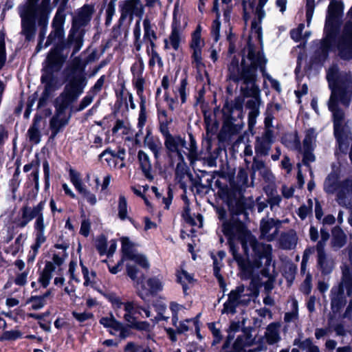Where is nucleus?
<instances>
[{
  "label": "nucleus",
  "mask_w": 352,
  "mask_h": 352,
  "mask_svg": "<svg viewBox=\"0 0 352 352\" xmlns=\"http://www.w3.org/2000/svg\"><path fill=\"white\" fill-rule=\"evenodd\" d=\"M265 64L263 56L250 45L248 54L239 65V60L233 58L228 65V76L235 82H243L241 91L245 97L251 98L248 100L246 107L250 109L248 113V125L253 127L256 124V119L259 115L261 104V94L258 87L256 85V72L258 68L261 70Z\"/></svg>",
  "instance_id": "1"
},
{
  "label": "nucleus",
  "mask_w": 352,
  "mask_h": 352,
  "mask_svg": "<svg viewBox=\"0 0 352 352\" xmlns=\"http://www.w3.org/2000/svg\"><path fill=\"white\" fill-rule=\"evenodd\" d=\"M222 232L228 237L230 252L237 262L239 268L246 276H250L253 273L254 268H259L261 263L256 260L254 264H251L249 261L243 259L237 253L235 241H239L241 242L244 252L247 254H248L249 248H252L258 258L267 256L271 251V246L270 245H262L258 244L256 239L247 230L244 224L239 221H224L222 225Z\"/></svg>",
  "instance_id": "2"
},
{
  "label": "nucleus",
  "mask_w": 352,
  "mask_h": 352,
  "mask_svg": "<svg viewBox=\"0 0 352 352\" xmlns=\"http://www.w3.org/2000/svg\"><path fill=\"white\" fill-rule=\"evenodd\" d=\"M327 79L329 86L331 89V95L329 101V109L333 113L334 134L337 139L339 149L344 151L348 147L349 141L351 140V123L344 122V113L337 108L338 100L343 104L348 106L350 96L352 93V79L347 85V91L344 92L339 87L340 74L337 66H331L327 72Z\"/></svg>",
  "instance_id": "3"
},
{
  "label": "nucleus",
  "mask_w": 352,
  "mask_h": 352,
  "mask_svg": "<svg viewBox=\"0 0 352 352\" xmlns=\"http://www.w3.org/2000/svg\"><path fill=\"white\" fill-rule=\"evenodd\" d=\"M45 202L41 201L34 207H24L23 208L21 226H25L30 221L34 219V243L31 245L28 255V262H33L41 246L46 241L45 235V224L44 222L43 209Z\"/></svg>",
  "instance_id": "4"
},
{
  "label": "nucleus",
  "mask_w": 352,
  "mask_h": 352,
  "mask_svg": "<svg viewBox=\"0 0 352 352\" xmlns=\"http://www.w3.org/2000/svg\"><path fill=\"white\" fill-rule=\"evenodd\" d=\"M87 85L85 67L76 60V64L72 67L67 76L64 91L57 99L56 102L62 100L65 104H69L84 92Z\"/></svg>",
  "instance_id": "5"
},
{
  "label": "nucleus",
  "mask_w": 352,
  "mask_h": 352,
  "mask_svg": "<svg viewBox=\"0 0 352 352\" xmlns=\"http://www.w3.org/2000/svg\"><path fill=\"white\" fill-rule=\"evenodd\" d=\"M37 1L28 0L27 5L20 12L23 31L26 36L31 34L36 20L42 25H45L47 22L50 0H42L38 6L36 5Z\"/></svg>",
  "instance_id": "6"
},
{
  "label": "nucleus",
  "mask_w": 352,
  "mask_h": 352,
  "mask_svg": "<svg viewBox=\"0 0 352 352\" xmlns=\"http://www.w3.org/2000/svg\"><path fill=\"white\" fill-rule=\"evenodd\" d=\"M103 295L111 302L118 316L122 317L130 325L138 329L149 330V323L136 320L135 314L138 312L139 309L136 303L133 301L123 302L121 298L113 292H108Z\"/></svg>",
  "instance_id": "7"
},
{
  "label": "nucleus",
  "mask_w": 352,
  "mask_h": 352,
  "mask_svg": "<svg viewBox=\"0 0 352 352\" xmlns=\"http://www.w3.org/2000/svg\"><path fill=\"white\" fill-rule=\"evenodd\" d=\"M324 189L329 194L336 193V201L352 210V177L339 182L338 173H330L324 181Z\"/></svg>",
  "instance_id": "8"
},
{
  "label": "nucleus",
  "mask_w": 352,
  "mask_h": 352,
  "mask_svg": "<svg viewBox=\"0 0 352 352\" xmlns=\"http://www.w3.org/2000/svg\"><path fill=\"white\" fill-rule=\"evenodd\" d=\"M255 343L256 338L249 331L241 329L239 322L230 323L225 347L232 346L234 352H241Z\"/></svg>",
  "instance_id": "9"
},
{
  "label": "nucleus",
  "mask_w": 352,
  "mask_h": 352,
  "mask_svg": "<svg viewBox=\"0 0 352 352\" xmlns=\"http://www.w3.org/2000/svg\"><path fill=\"white\" fill-rule=\"evenodd\" d=\"M122 258L120 263L113 267H109V271L112 274H116L120 270L121 263L125 261H132L138 264L140 267L148 269L149 267V263L146 257L141 254H139L135 248V245L129 238L122 237L121 239Z\"/></svg>",
  "instance_id": "10"
},
{
  "label": "nucleus",
  "mask_w": 352,
  "mask_h": 352,
  "mask_svg": "<svg viewBox=\"0 0 352 352\" xmlns=\"http://www.w3.org/2000/svg\"><path fill=\"white\" fill-rule=\"evenodd\" d=\"M201 27L198 25L196 30L192 33L190 42L192 65L198 72H201L205 67L202 58V49L205 45V41L201 38Z\"/></svg>",
  "instance_id": "11"
},
{
  "label": "nucleus",
  "mask_w": 352,
  "mask_h": 352,
  "mask_svg": "<svg viewBox=\"0 0 352 352\" xmlns=\"http://www.w3.org/2000/svg\"><path fill=\"white\" fill-rule=\"evenodd\" d=\"M253 293L254 292L252 291L245 293L244 286H238L229 294L228 300L223 304L222 313L234 314L236 307L240 304H247L250 301V297Z\"/></svg>",
  "instance_id": "12"
},
{
  "label": "nucleus",
  "mask_w": 352,
  "mask_h": 352,
  "mask_svg": "<svg viewBox=\"0 0 352 352\" xmlns=\"http://www.w3.org/2000/svg\"><path fill=\"white\" fill-rule=\"evenodd\" d=\"M136 287L140 298L146 300L150 296L162 291L164 283L162 278L154 276L149 278L145 283H137Z\"/></svg>",
  "instance_id": "13"
},
{
  "label": "nucleus",
  "mask_w": 352,
  "mask_h": 352,
  "mask_svg": "<svg viewBox=\"0 0 352 352\" xmlns=\"http://www.w3.org/2000/svg\"><path fill=\"white\" fill-rule=\"evenodd\" d=\"M69 174L70 181L76 190L89 204L94 206L97 203L96 196L87 189V186L81 180L80 174L72 168L69 170Z\"/></svg>",
  "instance_id": "14"
},
{
  "label": "nucleus",
  "mask_w": 352,
  "mask_h": 352,
  "mask_svg": "<svg viewBox=\"0 0 352 352\" xmlns=\"http://www.w3.org/2000/svg\"><path fill=\"white\" fill-rule=\"evenodd\" d=\"M56 115L52 118L50 122L51 128L56 133L62 127L67 124L69 120V115L66 112L67 107L63 101L60 100Z\"/></svg>",
  "instance_id": "15"
},
{
  "label": "nucleus",
  "mask_w": 352,
  "mask_h": 352,
  "mask_svg": "<svg viewBox=\"0 0 352 352\" xmlns=\"http://www.w3.org/2000/svg\"><path fill=\"white\" fill-rule=\"evenodd\" d=\"M186 140L179 135H172L166 133L164 145L169 153H177L179 159L183 160L182 149L186 146Z\"/></svg>",
  "instance_id": "16"
},
{
  "label": "nucleus",
  "mask_w": 352,
  "mask_h": 352,
  "mask_svg": "<svg viewBox=\"0 0 352 352\" xmlns=\"http://www.w3.org/2000/svg\"><path fill=\"white\" fill-rule=\"evenodd\" d=\"M280 222L273 219H262L261 221V232L263 239L271 241L276 236Z\"/></svg>",
  "instance_id": "17"
},
{
  "label": "nucleus",
  "mask_w": 352,
  "mask_h": 352,
  "mask_svg": "<svg viewBox=\"0 0 352 352\" xmlns=\"http://www.w3.org/2000/svg\"><path fill=\"white\" fill-rule=\"evenodd\" d=\"M268 0H258V4L254 8L253 3L251 2L248 3L245 1H243V18L245 21H247L250 17V14L255 12L259 21L264 18L265 13L263 10L265 5L267 3Z\"/></svg>",
  "instance_id": "18"
},
{
  "label": "nucleus",
  "mask_w": 352,
  "mask_h": 352,
  "mask_svg": "<svg viewBox=\"0 0 352 352\" xmlns=\"http://www.w3.org/2000/svg\"><path fill=\"white\" fill-rule=\"evenodd\" d=\"M122 16L126 18L133 14L142 15L143 7L140 0H126L120 5Z\"/></svg>",
  "instance_id": "19"
},
{
  "label": "nucleus",
  "mask_w": 352,
  "mask_h": 352,
  "mask_svg": "<svg viewBox=\"0 0 352 352\" xmlns=\"http://www.w3.org/2000/svg\"><path fill=\"white\" fill-rule=\"evenodd\" d=\"M316 250L318 253V263L320 270L323 274H329L334 266L333 259L327 256L325 254L324 250H323L322 243H320L318 246H316Z\"/></svg>",
  "instance_id": "20"
},
{
  "label": "nucleus",
  "mask_w": 352,
  "mask_h": 352,
  "mask_svg": "<svg viewBox=\"0 0 352 352\" xmlns=\"http://www.w3.org/2000/svg\"><path fill=\"white\" fill-rule=\"evenodd\" d=\"M182 40V32L179 28V24L176 21L172 24V31L169 37L164 40L165 48H172L177 51L179 50Z\"/></svg>",
  "instance_id": "21"
},
{
  "label": "nucleus",
  "mask_w": 352,
  "mask_h": 352,
  "mask_svg": "<svg viewBox=\"0 0 352 352\" xmlns=\"http://www.w3.org/2000/svg\"><path fill=\"white\" fill-rule=\"evenodd\" d=\"M338 50L342 58L350 59L352 58V33L346 35L339 41Z\"/></svg>",
  "instance_id": "22"
},
{
  "label": "nucleus",
  "mask_w": 352,
  "mask_h": 352,
  "mask_svg": "<svg viewBox=\"0 0 352 352\" xmlns=\"http://www.w3.org/2000/svg\"><path fill=\"white\" fill-rule=\"evenodd\" d=\"M55 269L56 267L54 264L52 262L48 261L45 263L43 270L39 273L38 282L43 288H46L50 285L53 274L55 272Z\"/></svg>",
  "instance_id": "23"
},
{
  "label": "nucleus",
  "mask_w": 352,
  "mask_h": 352,
  "mask_svg": "<svg viewBox=\"0 0 352 352\" xmlns=\"http://www.w3.org/2000/svg\"><path fill=\"white\" fill-rule=\"evenodd\" d=\"M280 325L278 323L269 324L265 332V339L269 344H273L280 340Z\"/></svg>",
  "instance_id": "24"
},
{
  "label": "nucleus",
  "mask_w": 352,
  "mask_h": 352,
  "mask_svg": "<svg viewBox=\"0 0 352 352\" xmlns=\"http://www.w3.org/2000/svg\"><path fill=\"white\" fill-rule=\"evenodd\" d=\"M94 8L92 5H85L78 12V14L76 16V23L79 25H85L87 23H88L91 19V16L94 13Z\"/></svg>",
  "instance_id": "25"
},
{
  "label": "nucleus",
  "mask_w": 352,
  "mask_h": 352,
  "mask_svg": "<svg viewBox=\"0 0 352 352\" xmlns=\"http://www.w3.org/2000/svg\"><path fill=\"white\" fill-rule=\"evenodd\" d=\"M144 143L153 153L155 157L157 158L162 147L160 139L148 133L144 138Z\"/></svg>",
  "instance_id": "26"
},
{
  "label": "nucleus",
  "mask_w": 352,
  "mask_h": 352,
  "mask_svg": "<svg viewBox=\"0 0 352 352\" xmlns=\"http://www.w3.org/2000/svg\"><path fill=\"white\" fill-rule=\"evenodd\" d=\"M124 154L123 151H120L118 154H115L107 149L100 155V157L102 160L105 161L110 167H116L118 160H123Z\"/></svg>",
  "instance_id": "27"
},
{
  "label": "nucleus",
  "mask_w": 352,
  "mask_h": 352,
  "mask_svg": "<svg viewBox=\"0 0 352 352\" xmlns=\"http://www.w3.org/2000/svg\"><path fill=\"white\" fill-rule=\"evenodd\" d=\"M138 160L140 162V164L141 168L144 174V175L149 179H153V175L151 174V162L148 155L144 152L143 151H140L138 152Z\"/></svg>",
  "instance_id": "28"
},
{
  "label": "nucleus",
  "mask_w": 352,
  "mask_h": 352,
  "mask_svg": "<svg viewBox=\"0 0 352 352\" xmlns=\"http://www.w3.org/2000/svg\"><path fill=\"white\" fill-rule=\"evenodd\" d=\"M297 243V236L296 232L293 230L281 235L280 239V246L284 249L291 250L296 247Z\"/></svg>",
  "instance_id": "29"
},
{
  "label": "nucleus",
  "mask_w": 352,
  "mask_h": 352,
  "mask_svg": "<svg viewBox=\"0 0 352 352\" xmlns=\"http://www.w3.org/2000/svg\"><path fill=\"white\" fill-rule=\"evenodd\" d=\"M100 323L104 327L109 329L110 333L112 335H117L118 331L121 327V323L118 322L112 316L102 318L100 320Z\"/></svg>",
  "instance_id": "30"
},
{
  "label": "nucleus",
  "mask_w": 352,
  "mask_h": 352,
  "mask_svg": "<svg viewBox=\"0 0 352 352\" xmlns=\"http://www.w3.org/2000/svg\"><path fill=\"white\" fill-rule=\"evenodd\" d=\"M65 22V15L62 12H57L52 23L54 30V35L58 38H62L64 35L63 24Z\"/></svg>",
  "instance_id": "31"
},
{
  "label": "nucleus",
  "mask_w": 352,
  "mask_h": 352,
  "mask_svg": "<svg viewBox=\"0 0 352 352\" xmlns=\"http://www.w3.org/2000/svg\"><path fill=\"white\" fill-rule=\"evenodd\" d=\"M268 132L262 138H257L255 144V151L261 155H266L270 148V142L268 140Z\"/></svg>",
  "instance_id": "32"
},
{
  "label": "nucleus",
  "mask_w": 352,
  "mask_h": 352,
  "mask_svg": "<svg viewBox=\"0 0 352 352\" xmlns=\"http://www.w3.org/2000/svg\"><path fill=\"white\" fill-rule=\"evenodd\" d=\"M346 235L341 229H333L331 239V245L333 248H341L346 243Z\"/></svg>",
  "instance_id": "33"
},
{
  "label": "nucleus",
  "mask_w": 352,
  "mask_h": 352,
  "mask_svg": "<svg viewBox=\"0 0 352 352\" xmlns=\"http://www.w3.org/2000/svg\"><path fill=\"white\" fill-rule=\"evenodd\" d=\"M339 15V8L336 2H331L328 8V14L326 19L325 29L331 28Z\"/></svg>",
  "instance_id": "34"
},
{
  "label": "nucleus",
  "mask_w": 352,
  "mask_h": 352,
  "mask_svg": "<svg viewBox=\"0 0 352 352\" xmlns=\"http://www.w3.org/2000/svg\"><path fill=\"white\" fill-rule=\"evenodd\" d=\"M118 215L119 218L124 220H129L131 223H133V220L128 215V206L127 201L125 197L122 195H120L118 199Z\"/></svg>",
  "instance_id": "35"
},
{
  "label": "nucleus",
  "mask_w": 352,
  "mask_h": 352,
  "mask_svg": "<svg viewBox=\"0 0 352 352\" xmlns=\"http://www.w3.org/2000/svg\"><path fill=\"white\" fill-rule=\"evenodd\" d=\"M335 42L331 34H327L321 45L322 57L320 58V62L324 61L327 56L328 52L334 49Z\"/></svg>",
  "instance_id": "36"
},
{
  "label": "nucleus",
  "mask_w": 352,
  "mask_h": 352,
  "mask_svg": "<svg viewBox=\"0 0 352 352\" xmlns=\"http://www.w3.org/2000/svg\"><path fill=\"white\" fill-rule=\"evenodd\" d=\"M47 61L49 66L52 67H57L58 68H60L63 62V58L60 56L59 50L55 48L52 50L49 53L47 58Z\"/></svg>",
  "instance_id": "37"
},
{
  "label": "nucleus",
  "mask_w": 352,
  "mask_h": 352,
  "mask_svg": "<svg viewBox=\"0 0 352 352\" xmlns=\"http://www.w3.org/2000/svg\"><path fill=\"white\" fill-rule=\"evenodd\" d=\"M186 86H187V80L186 79H182L179 83V85L176 87L175 90V98H170L171 102L177 101L179 98H180L182 103H184L186 99Z\"/></svg>",
  "instance_id": "38"
},
{
  "label": "nucleus",
  "mask_w": 352,
  "mask_h": 352,
  "mask_svg": "<svg viewBox=\"0 0 352 352\" xmlns=\"http://www.w3.org/2000/svg\"><path fill=\"white\" fill-rule=\"evenodd\" d=\"M316 138V133L314 129L307 130L303 140L302 149H314Z\"/></svg>",
  "instance_id": "39"
},
{
  "label": "nucleus",
  "mask_w": 352,
  "mask_h": 352,
  "mask_svg": "<svg viewBox=\"0 0 352 352\" xmlns=\"http://www.w3.org/2000/svg\"><path fill=\"white\" fill-rule=\"evenodd\" d=\"M169 308L172 314V324H175L179 317L182 316V314L185 312L186 307L184 305H179L175 302H170Z\"/></svg>",
  "instance_id": "40"
},
{
  "label": "nucleus",
  "mask_w": 352,
  "mask_h": 352,
  "mask_svg": "<svg viewBox=\"0 0 352 352\" xmlns=\"http://www.w3.org/2000/svg\"><path fill=\"white\" fill-rule=\"evenodd\" d=\"M197 320L196 319H186L176 322L175 324H173L178 333H184L188 331L191 324L197 325Z\"/></svg>",
  "instance_id": "41"
},
{
  "label": "nucleus",
  "mask_w": 352,
  "mask_h": 352,
  "mask_svg": "<svg viewBox=\"0 0 352 352\" xmlns=\"http://www.w3.org/2000/svg\"><path fill=\"white\" fill-rule=\"evenodd\" d=\"M213 10L217 13V19L214 20L212 25L211 34L214 37L215 41H217L219 38V30H220V22L219 21V12L218 8V0H215L214 2Z\"/></svg>",
  "instance_id": "42"
},
{
  "label": "nucleus",
  "mask_w": 352,
  "mask_h": 352,
  "mask_svg": "<svg viewBox=\"0 0 352 352\" xmlns=\"http://www.w3.org/2000/svg\"><path fill=\"white\" fill-rule=\"evenodd\" d=\"M144 26V38L147 39L150 42V46H151V42H154V40L157 38L156 34L154 30L152 29L150 20L146 17L143 21Z\"/></svg>",
  "instance_id": "43"
},
{
  "label": "nucleus",
  "mask_w": 352,
  "mask_h": 352,
  "mask_svg": "<svg viewBox=\"0 0 352 352\" xmlns=\"http://www.w3.org/2000/svg\"><path fill=\"white\" fill-rule=\"evenodd\" d=\"M147 53L150 56L149 65L154 66L157 64L160 67L163 66L162 60L161 57L159 56L157 52L155 50V43L151 42V46L147 48Z\"/></svg>",
  "instance_id": "44"
},
{
  "label": "nucleus",
  "mask_w": 352,
  "mask_h": 352,
  "mask_svg": "<svg viewBox=\"0 0 352 352\" xmlns=\"http://www.w3.org/2000/svg\"><path fill=\"white\" fill-rule=\"evenodd\" d=\"M177 276L178 281L182 285L184 292H186L188 285L193 283V277L185 270L178 272Z\"/></svg>",
  "instance_id": "45"
},
{
  "label": "nucleus",
  "mask_w": 352,
  "mask_h": 352,
  "mask_svg": "<svg viewBox=\"0 0 352 352\" xmlns=\"http://www.w3.org/2000/svg\"><path fill=\"white\" fill-rule=\"evenodd\" d=\"M294 344L298 345L300 348L303 350H305L306 352H320L319 348L314 345L311 341V340L307 338L303 341H300L298 340H294Z\"/></svg>",
  "instance_id": "46"
},
{
  "label": "nucleus",
  "mask_w": 352,
  "mask_h": 352,
  "mask_svg": "<svg viewBox=\"0 0 352 352\" xmlns=\"http://www.w3.org/2000/svg\"><path fill=\"white\" fill-rule=\"evenodd\" d=\"M155 309L157 312V316L153 319L155 322H158L162 320H168L170 317L164 314L166 311V305L164 303H156L155 305Z\"/></svg>",
  "instance_id": "47"
},
{
  "label": "nucleus",
  "mask_w": 352,
  "mask_h": 352,
  "mask_svg": "<svg viewBox=\"0 0 352 352\" xmlns=\"http://www.w3.org/2000/svg\"><path fill=\"white\" fill-rule=\"evenodd\" d=\"M340 290L341 292L346 291L348 295H350L352 292V278L346 272L343 273V278L340 286Z\"/></svg>",
  "instance_id": "48"
},
{
  "label": "nucleus",
  "mask_w": 352,
  "mask_h": 352,
  "mask_svg": "<svg viewBox=\"0 0 352 352\" xmlns=\"http://www.w3.org/2000/svg\"><path fill=\"white\" fill-rule=\"evenodd\" d=\"M82 273L85 279L84 285L85 286H93L96 283V273L94 272H89L88 269L81 263Z\"/></svg>",
  "instance_id": "49"
},
{
  "label": "nucleus",
  "mask_w": 352,
  "mask_h": 352,
  "mask_svg": "<svg viewBox=\"0 0 352 352\" xmlns=\"http://www.w3.org/2000/svg\"><path fill=\"white\" fill-rule=\"evenodd\" d=\"M292 308V311L286 313L285 315V320L287 322L295 320L298 316V302L296 300L292 299L290 302Z\"/></svg>",
  "instance_id": "50"
},
{
  "label": "nucleus",
  "mask_w": 352,
  "mask_h": 352,
  "mask_svg": "<svg viewBox=\"0 0 352 352\" xmlns=\"http://www.w3.org/2000/svg\"><path fill=\"white\" fill-rule=\"evenodd\" d=\"M31 304L32 308L34 310H38L44 307L46 302L43 300V298H41L39 296H32L29 298L26 304Z\"/></svg>",
  "instance_id": "51"
},
{
  "label": "nucleus",
  "mask_w": 352,
  "mask_h": 352,
  "mask_svg": "<svg viewBox=\"0 0 352 352\" xmlns=\"http://www.w3.org/2000/svg\"><path fill=\"white\" fill-rule=\"evenodd\" d=\"M116 13V0H111L106 8V25L111 24L112 18Z\"/></svg>",
  "instance_id": "52"
},
{
  "label": "nucleus",
  "mask_w": 352,
  "mask_h": 352,
  "mask_svg": "<svg viewBox=\"0 0 352 352\" xmlns=\"http://www.w3.org/2000/svg\"><path fill=\"white\" fill-rule=\"evenodd\" d=\"M22 333L16 329L5 331L0 338L1 340H15L20 338Z\"/></svg>",
  "instance_id": "53"
},
{
  "label": "nucleus",
  "mask_w": 352,
  "mask_h": 352,
  "mask_svg": "<svg viewBox=\"0 0 352 352\" xmlns=\"http://www.w3.org/2000/svg\"><path fill=\"white\" fill-rule=\"evenodd\" d=\"M69 41L72 43H75V52L78 51L82 45V35L81 32L78 31H76V32H72L69 35Z\"/></svg>",
  "instance_id": "54"
},
{
  "label": "nucleus",
  "mask_w": 352,
  "mask_h": 352,
  "mask_svg": "<svg viewBox=\"0 0 352 352\" xmlns=\"http://www.w3.org/2000/svg\"><path fill=\"white\" fill-rule=\"evenodd\" d=\"M126 272L128 276L134 281L138 282L139 278L142 276L139 270L130 263H126Z\"/></svg>",
  "instance_id": "55"
},
{
  "label": "nucleus",
  "mask_w": 352,
  "mask_h": 352,
  "mask_svg": "<svg viewBox=\"0 0 352 352\" xmlns=\"http://www.w3.org/2000/svg\"><path fill=\"white\" fill-rule=\"evenodd\" d=\"M72 316L78 322H85L93 318V314L88 311H73Z\"/></svg>",
  "instance_id": "56"
},
{
  "label": "nucleus",
  "mask_w": 352,
  "mask_h": 352,
  "mask_svg": "<svg viewBox=\"0 0 352 352\" xmlns=\"http://www.w3.org/2000/svg\"><path fill=\"white\" fill-rule=\"evenodd\" d=\"M143 69L144 64L142 60H139L135 62L131 68V72L133 75V78L142 76Z\"/></svg>",
  "instance_id": "57"
},
{
  "label": "nucleus",
  "mask_w": 352,
  "mask_h": 352,
  "mask_svg": "<svg viewBox=\"0 0 352 352\" xmlns=\"http://www.w3.org/2000/svg\"><path fill=\"white\" fill-rule=\"evenodd\" d=\"M29 272L28 270L18 273L14 280V283L19 286H24L28 282Z\"/></svg>",
  "instance_id": "58"
},
{
  "label": "nucleus",
  "mask_w": 352,
  "mask_h": 352,
  "mask_svg": "<svg viewBox=\"0 0 352 352\" xmlns=\"http://www.w3.org/2000/svg\"><path fill=\"white\" fill-rule=\"evenodd\" d=\"M96 248L101 255L107 252V243L104 236H100L96 240Z\"/></svg>",
  "instance_id": "59"
},
{
  "label": "nucleus",
  "mask_w": 352,
  "mask_h": 352,
  "mask_svg": "<svg viewBox=\"0 0 352 352\" xmlns=\"http://www.w3.org/2000/svg\"><path fill=\"white\" fill-rule=\"evenodd\" d=\"M250 36L255 37L258 40L259 42H261L262 32L261 27L259 23H257L256 21L252 22Z\"/></svg>",
  "instance_id": "60"
},
{
  "label": "nucleus",
  "mask_w": 352,
  "mask_h": 352,
  "mask_svg": "<svg viewBox=\"0 0 352 352\" xmlns=\"http://www.w3.org/2000/svg\"><path fill=\"white\" fill-rule=\"evenodd\" d=\"M125 351L127 352H151V351L147 348L138 345H135L133 343L130 342L125 346Z\"/></svg>",
  "instance_id": "61"
},
{
  "label": "nucleus",
  "mask_w": 352,
  "mask_h": 352,
  "mask_svg": "<svg viewBox=\"0 0 352 352\" xmlns=\"http://www.w3.org/2000/svg\"><path fill=\"white\" fill-rule=\"evenodd\" d=\"M22 248V244L20 237H17L14 243L10 245L7 252L13 256H15Z\"/></svg>",
  "instance_id": "62"
},
{
  "label": "nucleus",
  "mask_w": 352,
  "mask_h": 352,
  "mask_svg": "<svg viewBox=\"0 0 352 352\" xmlns=\"http://www.w3.org/2000/svg\"><path fill=\"white\" fill-rule=\"evenodd\" d=\"M300 290L305 294H309L311 290V276L308 274L301 285Z\"/></svg>",
  "instance_id": "63"
},
{
  "label": "nucleus",
  "mask_w": 352,
  "mask_h": 352,
  "mask_svg": "<svg viewBox=\"0 0 352 352\" xmlns=\"http://www.w3.org/2000/svg\"><path fill=\"white\" fill-rule=\"evenodd\" d=\"M133 85L137 90V94L141 96L144 90V79L142 76L135 77L133 79Z\"/></svg>",
  "instance_id": "64"
}]
</instances>
